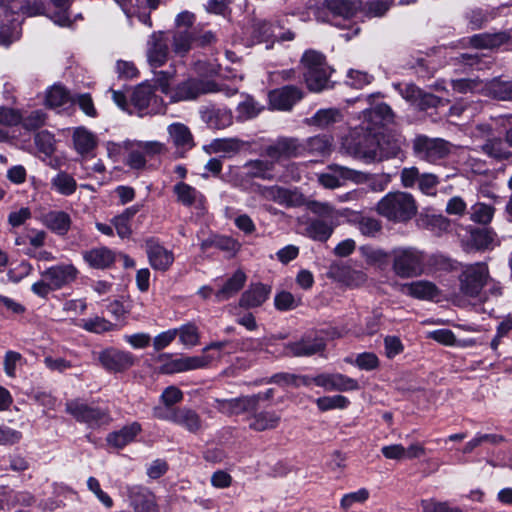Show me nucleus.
I'll use <instances>...</instances> for the list:
<instances>
[{"label":"nucleus","instance_id":"obj_56","mask_svg":"<svg viewBox=\"0 0 512 512\" xmlns=\"http://www.w3.org/2000/svg\"><path fill=\"white\" fill-rule=\"evenodd\" d=\"M495 209L484 203H477L472 206L471 220L479 224H488L493 216Z\"/></svg>","mask_w":512,"mask_h":512},{"label":"nucleus","instance_id":"obj_17","mask_svg":"<svg viewBox=\"0 0 512 512\" xmlns=\"http://www.w3.org/2000/svg\"><path fill=\"white\" fill-rule=\"evenodd\" d=\"M213 357L208 354L198 356H185L173 359L163 364L160 371L164 374H173L189 370H195L207 367L212 361Z\"/></svg>","mask_w":512,"mask_h":512},{"label":"nucleus","instance_id":"obj_25","mask_svg":"<svg viewBox=\"0 0 512 512\" xmlns=\"http://www.w3.org/2000/svg\"><path fill=\"white\" fill-rule=\"evenodd\" d=\"M260 394L243 396L233 399L218 400V409L226 414H240L257 407L260 401Z\"/></svg>","mask_w":512,"mask_h":512},{"label":"nucleus","instance_id":"obj_55","mask_svg":"<svg viewBox=\"0 0 512 512\" xmlns=\"http://www.w3.org/2000/svg\"><path fill=\"white\" fill-rule=\"evenodd\" d=\"M35 145L38 150L46 156H50L55 151L54 135L46 130L40 131L35 135Z\"/></svg>","mask_w":512,"mask_h":512},{"label":"nucleus","instance_id":"obj_2","mask_svg":"<svg viewBox=\"0 0 512 512\" xmlns=\"http://www.w3.org/2000/svg\"><path fill=\"white\" fill-rule=\"evenodd\" d=\"M414 197L402 191L389 192L377 203L376 211L389 221L405 223L417 214Z\"/></svg>","mask_w":512,"mask_h":512},{"label":"nucleus","instance_id":"obj_31","mask_svg":"<svg viewBox=\"0 0 512 512\" xmlns=\"http://www.w3.org/2000/svg\"><path fill=\"white\" fill-rule=\"evenodd\" d=\"M246 275L242 270H237L226 280L223 286L214 293L217 302H224L235 296L244 286Z\"/></svg>","mask_w":512,"mask_h":512},{"label":"nucleus","instance_id":"obj_10","mask_svg":"<svg viewBox=\"0 0 512 512\" xmlns=\"http://www.w3.org/2000/svg\"><path fill=\"white\" fill-rule=\"evenodd\" d=\"M169 38L163 31L153 32L146 44L147 63L153 69L164 66L169 58Z\"/></svg>","mask_w":512,"mask_h":512},{"label":"nucleus","instance_id":"obj_22","mask_svg":"<svg viewBox=\"0 0 512 512\" xmlns=\"http://www.w3.org/2000/svg\"><path fill=\"white\" fill-rule=\"evenodd\" d=\"M396 87L404 99L422 110L429 107H436L439 103L438 97L430 93L423 92L412 83L398 84Z\"/></svg>","mask_w":512,"mask_h":512},{"label":"nucleus","instance_id":"obj_15","mask_svg":"<svg viewBox=\"0 0 512 512\" xmlns=\"http://www.w3.org/2000/svg\"><path fill=\"white\" fill-rule=\"evenodd\" d=\"M313 383L327 391H355L359 389L356 379L341 373H322L313 377Z\"/></svg>","mask_w":512,"mask_h":512},{"label":"nucleus","instance_id":"obj_32","mask_svg":"<svg viewBox=\"0 0 512 512\" xmlns=\"http://www.w3.org/2000/svg\"><path fill=\"white\" fill-rule=\"evenodd\" d=\"M363 118L368 122L366 129L372 131L375 126L391 122L393 112L387 104L381 103L363 111Z\"/></svg>","mask_w":512,"mask_h":512},{"label":"nucleus","instance_id":"obj_40","mask_svg":"<svg viewBox=\"0 0 512 512\" xmlns=\"http://www.w3.org/2000/svg\"><path fill=\"white\" fill-rule=\"evenodd\" d=\"M470 242L477 250L492 249L499 245L496 233L487 228L473 230L470 235Z\"/></svg>","mask_w":512,"mask_h":512},{"label":"nucleus","instance_id":"obj_36","mask_svg":"<svg viewBox=\"0 0 512 512\" xmlns=\"http://www.w3.org/2000/svg\"><path fill=\"white\" fill-rule=\"evenodd\" d=\"M338 225L324 219H312L306 227V233L313 240L325 242L331 237Z\"/></svg>","mask_w":512,"mask_h":512},{"label":"nucleus","instance_id":"obj_41","mask_svg":"<svg viewBox=\"0 0 512 512\" xmlns=\"http://www.w3.org/2000/svg\"><path fill=\"white\" fill-rule=\"evenodd\" d=\"M507 145L506 140L503 141L500 138H491L481 146V151L495 160H506L512 156V152Z\"/></svg>","mask_w":512,"mask_h":512},{"label":"nucleus","instance_id":"obj_44","mask_svg":"<svg viewBox=\"0 0 512 512\" xmlns=\"http://www.w3.org/2000/svg\"><path fill=\"white\" fill-rule=\"evenodd\" d=\"M304 153L308 152L312 155L324 156L329 154L331 151V140L329 137L324 135H317L307 139L305 143H302Z\"/></svg>","mask_w":512,"mask_h":512},{"label":"nucleus","instance_id":"obj_6","mask_svg":"<svg viewBox=\"0 0 512 512\" xmlns=\"http://www.w3.org/2000/svg\"><path fill=\"white\" fill-rule=\"evenodd\" d=\"M255 192L266 201H272L286 208L299 207L305 203L304 196L296 189L278 185H255Z\"/></svg>","mask_w":512,"mask_h":512},{"label":"nucleus","instance_id":"obj_63","mask_svg":"<svg viewBox=\"0 0 512 512\" xmlns=\"http://www.w3.org/2000/svg\"><path fill=\"white\" fill-rule=\"evenodd\" d=\"M277 26L267 21H261L255 24L254 32L257 34L259 41H268L277 38Z\"/></svg>","mask_w":512,"mask_h":512},{"label":"nucleus","instance_id":"obj_33","mask_svg":"<svg viewBox=\"0 0 512 512\" xmlns=\"http://www.w3.org/2000/svg\"><path fill=\"white\" fill-rule=\"evenodd\" d=\"M198 31L173 30L171 43L172 50L178 56H185L192 48Z\"/></svg>","mask_w":512,"mask_h":512},{"label":"nucleus","instance_id":"obj_7","mask_svg":"<svg viewBox=\"0 0 512 512\" xmlns=\"http://www.w3.org/2000/svg\"><path fill=\"white\" fill-rule=\"evenodd\" d=\"M361 0H324L315 8V17L318 21H329L328 13L344 20L351 19L361 9Z\"/></svg>","mask_w":512,"mask_h":512},{"label":"nucleus","instance_id":"obj_3","mask_svg":"<svg viewBox=\"0 0 512 512\" xmlns=\"http://www.w3.org/2000/svg\"><path fill=\"white\" fill-rule=\"evenodd\" d=\"M391 269L401 279L421 276L425 271L426 255L413 246H398L391 250Z\"/></svg>","mask_w":512,"mask_h":512},{"label":"nucleus","instance_id":"obj_42","mask_svg":"<svg viewBox=\"0 0 512 512\" xmlns=\"http://www.w3.org/2000/svg\"><path fill=\"white\" fill-rule=\"evenodd\" d=\"M280 416L272 411L254 414L250 418L249 426L255 431H265L276 428L280 423Z\"/></svg>","mask_w":512,"mask_h":512},{"label":"nucleus","instance_id":"obj_47","mask_svg":"<svg viewBox=\"0 0 512 512\" xmlns=\"http://www.w3.org/2000/svg\"><path fill=\"white\" fill-rule=\"evenodd\" d=\"M509 36L504 32L494 34H479L471 38V44L476 48H495L507 42Z\"/></svg>","mask_w":512,"mask_h":512},{"label":"nucleus","instance_id":"obj_1","mask_svg":"<svg viewBox=\"0 0 512 512\" xmlns=\"http://www.w3.org/2000/svg\"><path fill=\"white\" fill-rule=\"evenodd\" d=\"M300 65L310 91L320 92L330 87L329 79L333 70L327 64L323 53L313 49L306 50L300 59Z\"/></svg>","mask_w":512,"mask_h":512},{"label":"nucleus","instance_id":"obj_21","mask_svg":"<svg viewBox=\"0 0 512 512\" xmlns=\"http://www.w3.org/2000/svg\"><path fill=\"white\" fill-rule=\"evenodd\" d=\"M78 274L77 268L72 264H60L47 268L41 272V277L49 280L50 286L58 290L73 282Z\"/></svg>","mask_w":512,"mask_h":512},{"label":"nucleus","instance_id":"obj_45","mask_svg":"<svg viewBox=\"0 0 512 512\" xmlns=\"http://www.w3.org/2000/svg\"><path fill=\"white\" fill-rule=\"evenodd\" d=\"M51 188L61 195H72L77 189L76 180L66 172H59L51 180Z\"/></svg>","mask_w":512,"mask_h":512},{"label":"nucleus","instance_id":"obj_27","mask_svg":"<svg viewBox=\"0 0 512 512\" xmlns=\"http://www.w3.org/2000/svg\"><path fill=\"white\" fill-rule=\"evenodd\" d=\"M168 135L178 151L186 152L195 146L190 129L183 123H172L167 128Z\"/></svg>","mask_w":512,"mask_h":512},{"label":"nucleus","instance_id":"obj_50","mask_svg":"<svg viewBox=\"0 0 512 512\" xmlns=\"http://www.w3.org/2000/svg\"><path fill=\"white\" fill-rule=\"evenodd\" d=\"M359 252L365 259L366 263L369 265H386L388 258L390 257V254H388L385 250L368 245L361 246L359 248Z\"/></svg>","mask_w":512,"mask_h":512},{"label":"nucleus","instance_id":"obj_30","mask_svg":"<svg viewBox=\"0 0 512 512\" xmlns=\"http://www.w3.org/2000/svg\"><path fill=\"white\" fill-rule=\"evenodd\" d=\"M141 431V425L138 422H133L129 425L124 426L118 431L111 432L107 435V443L118 449H122L127 444L134 441L136 436Z\"/></svg>","mask_w":512,"mask_h":512},{"label":"nucleus","instance_id":"obj_28","mask_svg":"<svg viewBox=\"0 0 512 512\" xmlns=\"http://www.w3.org/2000/svg\"><path fill=\"white\" fill-rule=\"evenodd\" d=\"M271 293V287L262 283L251 284L243 292L239 305L243 308H255L261 306Z\"/></svg>","mask_w":512,"mask_h":512},{"label":"nucleus","instance_id":"obj_54","mask_svg":"<svg viewBox=\"0 0 512 512\" xmlns=\"http://www.w3.org/2000/svg\"><path fill=\"white\" fill-rule=\"evenodd\" d=\"M69 101L70 96L62 86H53L47 92L46 105L50 108H59Z\"/></svg>","mask_w":512,"mask_h":512},{"label":"nucleus","instance_id":"obj_46","mask_svg":"<svg viewBox=\"0 0 512 512\" xmlns=\"http://www.w3.org/2000/svg\"><path fill=\"white\" fill-rule=\"evenodd\" d=\"M156 100L151 85L141 84L137 86L132 94L131 103L139 111L147 109L151 101Z\"/></svg>","mask_w":512,"mask_h":512},{"label":"nucleus","instance_id":"obj_37","mask_svg":"<svg viewBox=\"0 0 512 512\" xmlns=\"http://www.w3.org/2000/svg\"><path fill=\"white\" fill-rule=\"evenodd\" d=\"M44 224L53 232L64 235L68 232L71 219L70 216L63 211H50L43 216Z\"/></svg>","mask_w":512,"mask_h":512},{"label":"nucleus","instance_id":"obj_51","mask_svg":"<svg viewBox=\"0 0 512 512\" xmlns=\"http://www.w3.org/2000/svg\"><path fill=\"white\" fill-rule=\"evenodd\" d=\"M176 329L178 330L179 341L184 346L193 347L199 343L200 333L195 323L188 322Z\"/></svg>","mask_w":512,"mask_h":512},{"label":"nucleus","instance_id":"obj_49","mask_svg":"<svg viewBox=\"0 0 512 512\" xmlns=\"http://www.w3.org/2000/svg\"><path fill=\"white\" fill-rule=\"evenodd\" d=\"M137 209L136 208H127L123 213L120 215L115 216L112 219V223L116 229V232L118 236L122 239L129 238L132 234V230L130 227V221L136 214Z\"/></svg>","mask_w":512,"mask_h":512},{"label":"nucleus","instance_id":"obj_43","mask_svg":"<svg viewBox=\"0 0 512 512\" xmlns=\"http://www.w3.org/2000/svg\"><path fill=\"white\" fill-rule=\"evenodd\" d=\"M242 147V142L236 138H217L204 147L209 154L212 153H237Z\"/></svg>","mask_w":512,"mask_h":512},{"label":"nucleus","instance_id":"obj_61","mask_svg":"<svg viewBox=\"0 0 512 512\" xmlns=\"http://www.w3.org/2000/svg\"><path fill=\"white\" fill-rule=\"evenodd\" d=\"M439 184V178L433 173H423L421 175L418 188L419 190L429 196L436 195V189Z\"/></svg>","mask_w":512,"mask_h":512},{"label":"nucleus","instance_id":"obj_23","mask_svg":"<svg viewBox=\"0 0 512 512\" xmlns=\"http://www.w3.org/2000/svg\"><path fill=\"white\" fill-rule=\"evenodd\" d=\"M201 119L209 128L225 129L233 122L231 111L217 108L213 105L203 106L200 110Z\"/></svg>","mask_w":512,"mask_h":512},{"label":"nucleus","instance_id":"obj_12","mask_svg":"<svg viewBox=\"0 0 512 512\" xmlns=\"http://www.w3.org/2000/svg\"><path fill=\"white\" fill-rule=\"evenodd\" d=\"M345 148L349 154L365 162H372L382 157L380 142L376 135L371 133L363 136L355 143L347 142Z\"/></svg>","mask_w":512,"mask_h":512},{"label":"nucleus","instance_id":"obj_39","mask_svg":"<svg viewBox=\"0 0 512 512\" xmlns=\"http://www.w3.org/2000/svg\"><path fill=\"white\" fill-rule=\"evenodd\" d=\"M343 115L339 109L326 108L318 110L309 120L308 124L316 126L317 128L324 129L334 123L340 122Z\"/></svg>","mask_w":512,"mask_h":512},{"label":"nucleus","instance_id":"obj_11","mask_svg":"<svg viewBox=\"0 0 512 512\" xmlns=\"http://www.w3.org/2000/svg\"><path fill=\"white\" fill-rule=\"evenodd\" d=\"M363 174L340 165H330L328 171L317 175L318 182L327 189L341 187L346 181L351 180L359 182Z\"/></svg>","mask_w":512,"mask_h":512},{"label":"nucleus","instance_id":"obj_59","mask_svg":"<svg viewBox=\"0 0 512 512\" xmlns=\"http://www.w3.org/2000/svg\"><path fill=\"white\" fill-rule=\"evenodd\" d=\"M23 8L22 0H0V15L4 16L3 24L12 22L15 13Z\"/></svg>","mask_w":512,"mask_h":512},{"label":"nucleus","instance_id":"obj_20","mask_svg":"<svg viewBox=\"0 0 512 512\" xmlns=\"http://www.w3.org/2000/svg\"><path fill=\"white\" fill-rule=\"evenodd\" d=\"M303 154V145L295 138H280L274 144L266 148V155L272 159L274 163L282 159L298 157Z\"/></svg>","mask_w":512,"mask_h":512},{"label":"nucleus","instance_id":"obj_62","mask_svg":"<svg viewBox=\"0 0 512 512\" xmlns=\"http://www.w3.org/2000/svg\"><path fill=\"white\" fill-rule=\"evenodd\" d=\"M87 487L106 508H112V498L101 489L100 483L95 477L88 478Z\"/></svg>","mask_w":512,"mask_h":512},{"label":"nucleus","instance_id":"obj_29","mask_svg":"<svg viewBox=\"0 0 512 512\" xmlns=\"http://www.w3.org/2000/svg\"><path fill=\"white\" fill-rule=\"evenodd\" d=\"M167 419L192 433L201 428L200 416L196 411L187 407L175 409Z\"/></svg>","mask_w":512,"mask_h":512},{"label":"nucleus","instance_id":"obj_34","mask_svg":"<svg viewBox=\"0 0 512 512\" xmlns=\"http://www.w3.org/2000/svg\"><path fill=\"white\" fill-rule=\"evenodd\" d=\"M275 163L272 159L262 160L255 159L250 160L244 164L246 175L249 178H260L263 180H272L274 178L272 171Z\"/></svg>","mask_w":512,"mask_h":512},{"label":"nucleus","instance_id":"obj_58","mask_svg":"<svg viewBox=\"0 0 512 512\" xmlns=\"http://www.w3.org/2000/svg\"><path fill=\"white\" fill-rule=\"evenodd\" d=\"M354 365L361 370L371 371L379 367V359L375 353L363 352L356 356Z\"/></svg>","mask_w":512,"mask_h":512},{"label":"nucleus","instance_id":"obj_57","mask_svg":"<svg viewBox=\"0 0 512 512\" xmlns=\"http://www.w3.org/2000/svg\"><path fill=\"white\" fill-rule=\"evenodd\" d=\"M274 304L277 310L287 311L298 307L300 299L295 298L293 294L288 291H281L276 294Z\"/></svg>","mask_w":512,"mask_h":512},{"label":"nucleus","instance_id":"obj_18","mask_svg":"<svg viewBox=\"0 0 512 512\" xmlns=\"http://www.w3.org/2000/svg\"><path fill=\"white\" fill-rule=\"evenodd\" d=\"M269 104L272 109L289 111L302 99L303 93L296 86H284L269 92Z\"/></svg>","mask_w":512,"mask_h":512},{"label":"nucleus","instance_id":"obj_64","mask_svg":"<svg viewBox=\"0 0 512 512\" xmlns=\"http://www.w3.org/2000/svg\"><path fill=\"white\" fill-rule=\"evenodd\" d=\"M240 247V243L231 237L215 236V248L227 252L229 256H235Z\"/></svg>","mask_w":512,"mask_h":512},{"label":"nucleus","instance_id":"obj_13","mask_svg":"<svg viewBox=\"0 0 512 512\" xmlns=\"http://www.w3.org/2000/svg\"><path fill=\"white\" fill-rule=\"evenodd\" d=\"M98 361L107 371L118 373L132 367L135 363V357L128 351L108 348L99 352Z\"/></svg>","mask_w":512,"mask_h":512},{"label":"nucleus","instance_id":"obj_4","mask_svg":"<svg viewBox=\"0 0 512 512\" xmlns=\"http://www.w3.org/2000/svg\"><path fill=\"white\" fill-rule=\"evenodd\" d=\"M490 280V271L486 262L466 264L459 274L461 293L470 298H477Z\"/></svg>","mask_w":512,"mask_h":512},{"label":"nucleus","instance_id":"obj_35","mask_svg":"<svg viewBox=\"0 0 512 512\" xmlns=\"http://www.w3.org/2000/svg\"><path fill=\"white\" fill-rule=\"evenodd\" d=\"M72 138L75 150L81 155L89 154L97 145L96 136L84 127L75 128Z\"/></svg>","mask_w":512,"mask_h":512},{"label":"nucleus","instance_id":"obj_14","mask_svg":"<svg viewBox=\"0 0 512 512\" xmlns=\"http://www.w3.org/2000/svg\"><path fill=\"white\" fill-rule=\"evenodd\" d=\"M127 497L134 512H160L155 495L139 485L128 486Z\"/></svg>","mask_w":512,"mask_h":512},{"label":"nucleus","instance_id":"obj_8","mask_svg":"<svg viewBox=\"0 0 512 512\" xmlns=\"http://www.w3.org/2000/svg\"><path fill=\"white\" fill-rule=\"evenodd\" d=\"M450 144L441 138H429L418 135L413 140V151L421 159L435 162L446 157L450 153Z\"/></svg>","mask_w":512,"mask_h":512},{"label":"nucleus","instance_id":"obj_9","mask_svg":"<svg viewBox=\"0 0 512 512\" xmlns=\"http://www.w3.org/2000/svg\"><path fill=\"white\" fill-rule=\"evenodd\" d=\"M66 411L77 421L86 423L90 427H99L111 421L107 411L89 406L79 400L67 402Z\"/></svg>","mask_w":512,"mask_h":512},{"label":"nucleus","instance_id":"obj_5","mask_svg":"<svg viewBox=\"0 0 512 512\" xmlns=\"http://www.w3.org/2000/svg\"><path fill=\"white\" fill-rule=\"evenodd\" d=\"M223 92L226 96H233L238 92L237 88L225 87L214 81L208 80H187L179 84L171 94V99L175 102L192 100L201 94Z\"/></svg>","mask_w":512,"mask_h":512},{"label":"nucleus","instance_id":"obj_38","mask_svg":"<svg viewBox=\"0 0 512 512\" xmlns=\"http://www.w3.org/2000/svg\"><path fill=\"white\" fill-rule=\"evenodd\" d=\"M308 207L312 213L319 216L318 219H324L333 224H340V219L346 216V210H336L327 202L312 201L309 203Z\"/></svg>","mask_w":512,"mask_h":512},{"label":"nucleus","instance_id":"obj_24","mask_svg":"<svg viewBox=\"0 0 512 512\" xmlns=\"http://www.w3.org/2000/svg\"><path fill=\"white\" fill-rule=\"evenodd\" d=\"M402 293L419 300L431 301L440 296L438 287L430 281L418 280L401 286Z\"/></svg>","mask_w":512,"mask_h":512},{"label":"nucleus","instance_id":"obj_60","mask_svg":"<svg viewBox=\"0 0 512 512\" xmlns=\"http://www.w3.org/2000/svg\"><path fill=\"white\" fill-rule=\"evenodd\" d=\"M357 226L359 231L368 237H374L382 228L380 221L372 217H360Z\"/></svg>","mask_w":512,"mask_h":512},{"label":"nucleus","instance_id":"obj_26","mask_svg":"<svg viewBox=\"0 0 512 512\" xmlns=\"http://www.w3.org/2000/svg\"><path fill=\"white\" fill-rule=\"evenodd\" d=\"M82 255L84 261L94 269L110 268L116 261V253L105 246L86 250Z\"/></svg>","mask_w":512,"mask_h":512},{"label":"nucleus","instance_id":"obj_53","mask_svg":"<svg viewBox=\"0 0 512 512\" xmlns=\"http://www.w3.org/2000/svg\"><path fill=\"white\" fill-rule=\"evenodd\" d=\"M349 404L348 398L342 395L323 396L316 399V405L321 411L345 409Z\"/></svg>","mask_w":512,"mask_h":512},{"label":"nucleus","instance_id":"obj_16","mask_svg":"<svg viewBox=\"0 0 512 512\" xmlns=\"http://www.w3.org/2000/svg\"><path fill=\"white\" fill-rule=\"evenodd\" d=\"M325 348L326 342L323 337L306 335L295 342L288 343L285 346V351L294 357H307L323 352Z\"/></svg>","mask_w":512,"mask_h":512},{"label":"nucleus","instance_id":"obj_48","mask_svg":"<svg viewBox=\"0 0 512 512\" xmlns=\"http://www.w3.org/2000/svg\"><path fill=\"white\" fill-rule=\"evenodd\" d=\"M174 193L177 196V200L186 206H191L195 204L197 201L202 199V194L197 191L194 187L184 183L179 182L173 188Z\"/></svg>","mask_w":512,"mask_h":512},{"label":"nucleus","instance_id":"obj_52","mask_svg":"<svg viewBox=\"0 0 512 512\" xmlns=\"http://www.w3.org/2000/svg\"><path fill=\"white\" fill-rule=\"evenodd\" d=\"M488 94L499 100H509L512 98V82L492 80L487 85Z\"/></svg>","mask_w":512,"mask_h":512},{"label":"nucleus","instance_id":"obj_19","mask_svg":"<svg viewBox=\"0 0 512 512\" xmlns=\"http://www.w3.org/2000/svg\"><path fill=\"white\" fill-rule=\"evenodd\" d=\"M145 250L151 267L155 270L166 271L174 262L172 251L166 249L155 238L145 241Z\"/></svg>","mask_w":512,"mask_h":512}]
</instances>
